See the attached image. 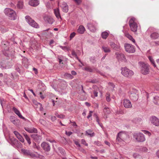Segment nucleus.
Segmentation results:
<instances>
[{
  "mask_svg": "<svg viewBox=\"0 0 159 159\" xmlns=\"http://www.w3.org/2000/svg\"><path fill=\"white\" fill-rule=\"evenodd\" d=\"M139 64L140 67L141 72L143 74L146 75L149 73L150 67L148 64L140 61L139 62Z\"/></svg>",
  "mask_w": 159,
  "mask_h": 159,
  "instance_id": "nucleus-1",
  "label": "nucleus"
},
{
  "mask_svg": "<svg viewBox=\"0 0 159 159\" xmlns=\"http://www.w3.org/2000/svg\"><path fill=\"white\" fill-rule=\"evenodd\" d=\"M4 13L5 15L7 16L9 19L11 20H15L17 18L15 12L10 8H5L4 10Z\"/></svg>",
  "mask_w": 159,
  "mask_h": 159,
  "instance_id": "nucleus-2",
  "label": "nucleus"
},
{
  "mask_svg": "<svg viewBox=\"0 0 159 159\" xmlns=\"http://www.w3.org/2000/svg\"><path fill=\"white\" fill-rule=\"evenodd\" d=\"M21 151L25 155L29 156L30 157L34 158L40 157V155L37 152L33 153L31 152L29 150L23 149H21Z\"/></svg>",
  "mask_w": 159,
  "mask_h": 159,
  "instance_id": "nucleus-3",
  "label": "nucleus"
},
{
  "mask_svg": "<svg viewBox=\"0 0 159 159\" xmlns=\"http://www.w3.org/2000/svg\"><path fill=\"white\" fill-rule=\"evenodd\" d=\"M129 25L132 31L135 33L137 32L138 25L136 20L133 17L131 18L129 21Z\"/></svg>",
  "mask_w": 159,
  "mask_h": 159,
  "instance_id": "nucleus-4",
  "label": "nucleus"
},
{
  "mask_svg": "<svg viewBox=\"0 0 159 159\" xmlns=\"http://www.w3.org/2000/svg\"><path fill=\"white\" fill-rule=\"evenodd\" d=\"M127 137V135L125 131H120L117 135L116 141L119 143L124 141Z\"/></svg>",
  "mask_w": 159,
  "mask_h": 159,
  "instance_id": "nucleus-5",
  "label": "nucleus"
},
{
  "mask_svg": "<svg viewBox=\"0 0 159 159\" xmlns=\"http://www.w3.org/2000/svg\"><path fill=\"white\" fill-rule=\"evenodd\" d=\"M121 74L126 77H130L134 74L133 71L129 70L126 67L121 68Z\"/></svg>",
  "mask_w": 159,
  "mask_h": 159,
  "instance_id": "nucleus-6",
  "label": "nucleus"
},
{
  "mask_svg": "<svg viewBox=\"0 0 159 159\" xmlns=\"http://www.w3.org/2000/svg\"><path fill=\"white\" fill-rule=\"evenodd\" d=\"M133 137L138 142H143L145 140L144 135L140 133H134Z\"/></svg>",
  "mask_w": 159,
  "mask_h": 159,
  "instance_id": "nucleus-7",
  "label": "nucleus"
},
{
  "mask_svg": "<svg viewBox=\"0 0 159 159\" xmlns=\"http://www.w3.org/2000/svg\"><path fill=\"white\" fill-rule=\"evenodd\" d=\"M25 18L27 22L31 26L36 28L39 27L38 24L29 16H26Z\"/></svg>",
  "mask_w": 159,
  "mask_h": 159,
  "instance_id": "nucleus-8",
  "label": "nucleus"
},
{
  "mask_svg": "<svg viewBox=\"0 0 159 159\" xmlns=\"http://www.w3.org/2000/svg\"><path fill=\"white\" fill-rule=\"evenodd\" d=\"M124 47L125 51L128 52L132 53L135 51L134 46L131 44L125 43Z\"/></svg>",
  "mask_w": 159,
  "mask_h": 159,
  "instance_id": "nucleus-9",
  "label": "nucleus"
},
{
  "mask_svg": "<svg viewBox=\"0 0 159 159\" xmlns=\"http://www.w3.org/2000/svg\"><path fill=\"white\" fill-rule=\"evenodd\" d=\"M138 91L136 89H134L133 91L130 92L129 94V97L130 98L134 101H137L138 99Z\"/></svg>",
  "mask_w": 159,
  "mask_h": 159,
  "instance_id": "nucleus-10",
  "label": "nucleus"
},
{
  "mask_svg": "<svg viewBox=\"0 0 159 159\" xmlns=\"http://www.w3.org/2000/svg\"><path fill=\"white\" fill-rule=\"evenodd\" d=\"M150 120L151 123L157 126H159V119L154 116H151Z\"/></svg>",
  "mask_w": 159,
  "mask_h": 159,
  "instance_id": "nucleus-11",
  "label": "nucleus"
},
{
  "mask_svg": "<svg viewBox=\"0 0 159 159\" xmlns=\"http://www.w3.org/2000/svg\"><path fill=\"white\" fill-rule=\"evenodd\" d=\"M116 57L119 61H123L124 62L127 61L125 57L123 54L122 53L120 54L118 52H116Z\"/></svg>",
  "mask_w": 159,
  "mask_h": 159,
  "instance_id": "nucleus-12",
  "label": "nucleus"
},
{
  "mask_svg": "<svg viewBox=\"0 0 159 159\" xmlns=\"http://www.w3.org/2000/svg\"><path fill=\"white\" fill-rule=\"evenodd\" d=\"M31 136L34 141L37 143H39L42 138L41 135L37 134H32L31 135Z\"/></svg>",
  "mask_w": 159,
  "mask_h": 159,
  "instance_id": "nucleus-13",
  "label": "nucleus"
},
{
  "mask_svg": "<svg viewBox=\"0 0 159 159\" xmlns=\"http://www.w3.org/2000/svg\"><path fill=\"white\" fill-rule=\"evenodd\" d=\"M41 146L45 151L48 152L50 150V147L49 144L46 142H43L41 143Z\"/></svg>",
  "mask_w": 159,
  "mask_h": 159,
  "instance_id": "nucleus-14",
  "label": "nucleus"
},
{
  "mask_svg": "<svg viewBox=\"0 0 159 159\" xmlns=\"http://www.w3.org/2000/svg\"><path fill=\"white\" fill-rule=\"evenodd\" d=\"M123 105L124 107L126 108H130L132 107L130 101L128 99H124L123 102Z\"/></svg>",
  "mask_w": 159,
  "mask_h": 159,
  "instance_id": "nucleus-15",
  "label": "nucleus"
},
{
  "mask_svg": "<svg viewBox=\"0 0 159 159\" xmlns=\"http://www.w3.org/2000/svg\"><path fill=\"white\" fill-rule=\"evenodd\" d=\"M110 45L111 47L115 50L119 51L120 50V47L119 45L116 44L113 42H111Z\"/></svg>",
  "mask_w": 159,
  "mask_h": 159,
  "instance_id": "nucleus-16",
  "label": "nucleus"
},
{
  "mask_svg": "<svg viewBox=\"0 0 159 159\" xmlns=\"http://www.w3.org/2000/svg\"><path fill=\"white\" fill-rule=\"evenodd\" d=\"M29 4L31 6L36 7L39 4V1L38 0H30Z\"/></svg>",
  "mask_w": 159,
  "mask_h": 159,
  "instance_id": "nucleus-17",
  "label": "nucleus"
},
{
  "mask_svg": "<svg viewBox=\"0 0 159 159\" xmlns=\"http://www.w3.org/2000/svg\"><path fill=\"white\" fill-rule=\"evenodd\" d=\"M12 110L20 118L24 120H25V118L22 116L20 111L16 108L15 107H13Z\"/></svg>",
  "mask_w": 159,
  "mask_h": 159,
  "instance_id": "nucleus-18",
  "label": "nucleus"
},
{
  "mask_svg": "<svg viewBox=\"0 0 159 159\" xmlns=\"http://www.w3.org/2000/svg\"><path fill=\"white\" fill-rule=\"evenodd\" d=\"M54 13L55 16L58 19L61 18L59 8L57 7L54 9Z\"/></svg>",
  "mask_w": 159,
  "mask_h": 159,
  "instance_id": "nucleus-19",
  "label": "nucleus"
},
{
  "mask_svg": "<svg viewBox=\"0 0 159 159\" xmlns=\"http://www.w3.org/2000/svg\"><path fill=\"white\" fill-rule=\"evenodd\" d=\"M25 130L28 132L31 133H36L37 132V130L36 129L34 128H25Z\"/></svg>",
  "mask_w": 159,
  "mask_h": 159,
  "instance_id": "nucleus-20",
  "label": "nucleus"
},
{
  "mask_svg": "<svg viewBox=\"0 0 159 159\" xmlns=\"http://www.w3.org/2000/svg\"><path fill=\"white\" fill-rule=\"evenodd\" d=\"M85 135L89 136L90 137H93L94 136L95 133L92 130L89 129L86 131Z\"/></svg>",
  "mask_w": 159,
  "mask_h": 159,
  "instance_id": "nucleus-21",
  "label": "nucleus"
},
{
  "mask_svg": "<svg viewBox=\"0 0 159 159\" xmlns=\"http://www.w3.org/2000/svg\"><path fill=\"white\" fill-rule=\"evenodd\" d=\"M84 69L90 72H92L94 70H95L97 72H99V71L96 68H92L90 66H87L84 68Z\"/></svg>",
  "mask_w": 159,
  "mask_h": 159,
  "instance_id": "nucleus-22",
  "label": "nucleus"
},
{
  "mask_svg": "<svg viewBox=\"0 0 159 159\" xmlns=\"http://www.w3.org/2000/svg\"><path fill=\"white\" fill-rule=\"evenodd\" d=\"M87 26L88 28L91 31L93 32L96 30L95 26L92 24L88 23Z\"/></svg>",
  "mask_w": 159,
  "mask_h": 159,
  "instance_id": "nucleus-23",
  "label": "nucleus"
},
{
  "mask_svg": "<svg viewBox=\"0 0 159 159\" xmlns=\"http://www.w3.org/2000/svg\"><path fill=\"white\" fill-rule=\"evenodd\" d=\"M10 119L11 122H12L14 125H17L18 122L19 121L17 119L13 116H11Z\"/></svg>",
  "mask_w": 159,
  "mask_h": 159,
  "instance_id": "nucleus-24",
  "label": "nucleus"
},
{
  "mask_svg": "<svg viewBox=\"0 0 159 159\" xmlns=\"http://www.w3.org/2000/svg\"><path fill=\"white\" fill-rule=\"evenodd\" d=\"M102 50L105 53H109L111 52V50L110 48L106 46H103L102 47Z\"/></svg>",
  "mask_w": 159,
  "mask_h": 159,
  "instance_id": "nucleus-25",
  "label": "nucleus"
},
{
  "mask_svg": "<svg viewBox=\"0 0 159 159\" xmlns=\"http://www.w3.org/2000/svg\"><path fill=\"white\" fill-rule=\"evenodd\" d=\"M62 8L63 11L67 12L68 10V8L67 4L65 2H63L62 5Z\"/></svg>",
  "mask_w": 159,
  "mask_h": 159,
  "instance_id": "nucleus-26",
  "label": "nucleus"
},
{
  "mask_svg": "<svg viewBox=\"0 0 159 159\" xmlns=\"http://www.w3.org/2000/svg\"><path fill=\"white\" fill-rule=\"evenodd\" d=\"M85 31L84 27L83 25H80L77 30V32L80 34H83Z\"/></svg>",
  "mask_w": 159,
  "mask_h": 159,
  "instance_id": "nucleus-27",
  "label": "nucleus"
},
{
  "mask_svg": "<svg viewBox=\"0 0 159 159\" xmlns=\"http://www.w3.org/2000/svg\"><path fill=\"white\" fill-rule=\"evenodd\" d=\"M126 37L131 41L133 43L135 44V41L133 37L129 34L127 33L125 34Z\"/></svg>",
  "mask_w": 159,
  "mask_h": 159,
  "instance_id": "nucleus-28",
  "label": "nucleus"
},
{
  "mask_svg": "<svg viewBox=\"0 0 159 159\" xmlns=\"http://www.w3.org/2000/svg\"><path fill=\"white\" fill-rule=\"evenodd\" d=\"M109 31H104L101 34V36L104 39H106L109 35Z\"/></svg>",
  "mask_w": 159,
  "mask_h": 159,
  "instance_id": "nucleus-29",
  "label": "nucleus"
},
{
  "mask_svg": "<svg viewBox=\"0 0 159 159\" xmlns=\"http://www.w3.org/2000/svg\"><path fill=\"white\" fill-rule=\"evenodd\" d=\"M151 37L153 39H157L159 37V34L158 33H153L151 35Z\"/></svg>",
  "mask_w": 159,
  "mask_h": 159,
  "instance_id": "nucleus-30",
  "label": "nucleus"
},
{
  "mask_svg": "<svg viewBox=\"0 0 159 159\" xmlns=\"http://www.w3.org/2000/svg\"><path fill=\"white\" fill-rule=\"evenodd\" d=\"M93 88L94 89L93 91V94L95 96L97 97L98 96V91H99V89L96 86H93Z\"/></svg>",
  "mask_w": 159,
  "mask_h": 159,
  "instance_id": "nucleus-31",
  "label": "nucleus"
},
{
  "mask_svg": "<svg viewBox=\"0 0 159 159\" xmlns=\"http://www.w3.org/2000/svg\"><path fill=\"white\" fill-rule=\"evenodd\" d=\"M24 136L25 139L27 140L28 144L30 145L31 143V142L30 141V139L29 137L26 134H24Z\"/></svg>",
  "mask_w": 159,
  "mask_h": 159,
  "instance_id": "nucleus-32",
  "label": "nucleus"
},
{
  "mask_svg": "<svg viewBox=\"0 0 159 159\" xmlns=\"http://www.w3.org/2000/svg\"><path fill=\"white\" fill-rule=\"evenodd\" d=\"M153 102L155 104H159V97L157 96L154 97Z\"/></svg>",
  "mask_w": 159,
  "mask_h": 159,
  "instance_id": "nucleus-33",
  "label": "nucleus"
},
{
  "mask_svg": "<svg viewBox=\"0 0 159 159\" xmlns=\"http://www.w3.org/2000/svg\"><path fill=\"white\" fill-rule=\"evenodd\" d=\"M48 23L52 24L54 22V20L51 17H48L46 20Z\"/></svg>",
  "mask_w": 159,
  "mask_h": 159,
  "instance_id": "nucleus-34",
  "label": "nucleus"
},
{
  "mask_svg": "<svg viewBox=\"0 0 159 159\" xmlns=\"http://www.w3.org/2000/svg\"><path fill=\"white\" fill-rule=\"evenodd\" d=\"M64 76L67 78L70 79H72L73 78V76H72L71 74L67 73H65L64 74Z\"/></svg>",
  "mask_w": 159,
  "mask_h": 159,
  "instance_id": "nucleus-35",
  "label": "nucleus"
},
{
  "mask_svg": "<svg viewBox=\"0 0 159 159\" xmlns=\"http://www.w3.org/2000/svg\"><path fill=\"white\" fill-rule=\"evenodd\" d=\"M23 6V2L22 1H19L17 4V7L18 8L21 9Z\"/></svg>",
  "mask_w": 159,
  "mask_h": 159,
  "instance_id": "nucleus-36",
  "label": "nucleus"
},
{
  "mask_svg": "<svg viewBox=\"0 0 159 159\" xmlns=\"http://www.w3.org/2000/svg\"><path fill=\"white\" fill-rule=\"evenodd\" d=\"M140 150L143 152H148V149L147 148L145 147H141L140 149Z\"/></svg>",
  "mask_w": 159,
  "mask_h": 159,
  "instance_id": "nucleus-37",
  "label": "nucleus"
},
{
  "mask_svg": "<svg viewBox=\"0 0 159 159\" xmlns=\"http://www.w3.org/2000/svg\"><path fill=\"white\" fill-rule=\"evenodd\" d=\"M148 58H149V60L150 61H151V62L152 65H153V66L154 67H156V65L153 59V58L151 57H149Z\"/></svg>",
  "mask_w": 159,
  "mask_h": 159,
  "instance_id": "nucleus-38",
  "label": "nucleus"
},
{
  "mask_svg": "<svg viewBox=\"0 0 159 159\" xmlns=\"http://www.w3.org/2000/svg\"><path fill=\"white\" fill-rule=\"evenodd\" d=\"M106 100L108 102H109L111 101V99L110 97V94L109 93H107L106 95Z\"/></svg>",
  "mask_w": 159,
  "mask_h": 159,
  "instance_id": "nucleus-39",
  "label": "nucleus"
},
{
  "mask_svg": "<svg viewBox=\"0 0 159 159\" xmlns=\"http://www.w3.org/2000/svg\"><path fill=\"white\" fill-rule=\"evenodd\" d=\"M17 138L21 142L23 143L24 142V139L20 135H19Z\"/></svg>",
  "mask_w": 159,
  "mask_h": 159,
  "instance_id": "nucleus-40",
  "label": "nucleus"
},
{
  "mask_svg": "<svg viewBox=\"0 0 159 159\" xmlns=\"http://www.w3.org/2000/svg\"><path fill=\"white\" fill-rule=\"evenodd\" d=\"M59 152L61 154H64V150L61 148L59 147L58 148Z\"/></svg>",
  "mask_w": 159,
  "mask_h": 159,
  "instance_id": "nucleus-41",
  "label": "nucleus"
},
{
  "mask_svg": "<svg viewBox=\"0 0 159 159\" xmlns=\"http://www.w3.org/2000/svg\"><path fill=\"white\" fill-rule=\"evenodd\" d=\"M141 120L140 119L135 118L133 120V122H134L136 124H138L139 121Z\"/></svg>",
  "mask_w": 159,
  "mask_h": 159,
  "instance_id": "nucleus-42",
  "label": "nucleus"
},
{
  "mask_svg": "<svg viewBox=\"0 0 159 159\" xmlns=\"http://www.w3.org/2000/svg\"><path fill=\"white\" fill-rule=\"evenodd\" d=\"M90 61L93 63H94L95 62V60L94 57H91L89 58Z\"/></svg>",
  "mask_w": 159,
  "mask_h": 159,
  "instance_id": "nucleus-43",
  "label": "nucleus"
},
{
  "mask_svg": "<svg viewBox=\"0 0 159 159\" xmlns=\"http://www.w3.org/2000/svg\"><path fill=\"white\" fill-rule=\"evenodd\" d=\"M94 143L95 144L99 147L101 146H102V144L101 143L98 141H95L94 142Z\"/></svg>",
  "mask_w": 159,
  "mask_h": 159,
  "instance_id": "nucleus-44",
  "label": "nucleus"
},
{
  "mask_svg": "<svg viewBox=\"0 0 159 159\" xmlns=\"http://www.w3.org/2000/svg\"><path fill=\"white\" fill-rule=\"evenodd\" d=\"M75 34H76L74 32H73L70 34V40L72 39L73 38L75 37Z\"/></svg>",
  "mask_w": 159,
  "mask_h": 159,
  "instance_id": "nucleus-45",
  "label": "nucleus"
},
{
  "mask_svg": "<svg viewBox=\"0 0 159 159\" xmlns=\"http://www.w3.org/2000/svg\"><path fill=\"white\" fill-rule=\"evenodd\" d=\"M81 143L85 145L86 146H88V144L86 142V141L84 139H82L81 140Z\"/></svg>",
  "mask_w": 159,
  "mask_h": 159,
  "instance_id": "nucleus-46",
  "label": "nucleus"
},
{
  "mask_svg": "<svg viewBox=\"0 0 159 159\" xmlns=\"http://www.w3.org/2000/svg\"><path fill=\"white\" fill-rule=\"evenodd\" d=\"M71 54H72V55L73 56H74L77 59H78V57H77V56L76 52H75L74 51H72Z\"/></svg>",
  "mask_w": 159,
  "mask_h": 159,
  "instance_id": "nucleus-47",
  "label": "nucleus"
},
{
  "mask_svg": "<svg viewBox=\"0 0 159 159\" xmlns=\"http://www.w3.org/2000/svg\"><path fill=\"white\" fill-rule=\"evenodd\" d=\"M39 122L41 124L43 125H44L45 124V121L44 120L40 119L39 120Z\"/></svg>",
  "mask_w": 159,
  "mask_h": 159,
  "instance_id": "nucleus-48",
  "label": "nucleus"
},
{
  "mask_svg": "<svg viewBox=\"0 0 159 159\" xmlns=\"http://www.w3.org/2000/svg\"><path fill=\"white\" fill-rule=\"evenodd\" d=\"M142 131L145 134H147L148 136H150L151 135L150 133L148 131L146 130H143Z\"/></svg>",
  "mask_w": 159,
  "mask_h": 159,
  "instance_id": "nucleus-49",
  "label": "nucleus"
},
{
  "mask_svg": "<svg viewBox=\"0 0 159 159\" xmlns=\"http://www.w3.org/2000/svg\"><path fill=\"white\" fill-rule=\"evenodd\" d=\"M74 143L78 147H80V144L79 142L77 141H74Z\"/></svg>",
  "mask_w": 159,
  "mask_h": 159,
  "instance_id": "nucleus-50",
  "label": "nucleus"
},
{
  "mask_svg": "<svg viewBox=\"0 0 159 159\" xmlns=\"http://www.w3.org/2000/svg\"><path fill=\"white\" fill-rule=\"evenodd\" d=\"M65 116L62 114L58 115H57V117L60 118H65Z\"/></svg>",
  "mask_w": 159,
  "mask_h": 159,
  "instance_id": "nucleus-51",
  "label": "nucleus"
},
{
  "mask_svg": "<svg viewBox=\"0 0 159 159\" xmlns=\"http://www.w3.org/2000/svg\"><path fill=\"white\" fill-rule=\"evenodd\" d=\"M72 134V132L70 131L67 132V131H66V135L68 136H70Z\"/></svg>",
  "mask_w": 159,
  "mask_h": 159,
  "instance_id": "nucleus-52",
  "label": "nucleus"
},
{
  "mask_svg": "<svg viewBox=\"0 0 159 159\" xmlns=\"http://www.w3.org/2000/svg\"><path fill=\"white\" fill-rule=\"evenodd\" d=\"M60 47L64 50H67V47L66 46H60Z\"/></svg>",
  "mask_w": 159,
  "mask_h": 159,
  "instance_id": "nucleus-53",
  "label": "nucleus"
},
{
  "mask_svg": "<svg viewBox=\"0 0 159 159\" xmlns=\"http://www.w3.org/2000/svg\"><path fill=\"white\" fill-rule=\"evenodd\" d=\"M14 133L17 138L20 134L16 131H14Z\"/></svg>",
  "mask_w": 159,
  "mask_h": 159,
  "instance_id": "nucleus-54",
  "label": "nucleus"
},
{
  "mask_svg": "<svg viewBox=\"0 0 159 159\" xmlns=\"http://www.w3.org/2000/svg\"><path fill=\"white\" fill-rule=\"evenodd\" d=\"M74 1L77 4H80L81 1V0H74Z\"/></svg>",
  "mask_w": 159,
  "mask_h": 159,
  "instance_id": "nucleus-55",
  "label": "nucleus"
},
{
  "mask_svg": "<svg viewBox=\"0 0 159 159\" xmlns=\"http://www.w3.org/2000/svg\"><path fill=\"white\" fill-rule=\"evenodd\" d=\"M92 112H93L91 111H89V114L87 117V118L88 119H89L90 117L92 116Z\"/></svg>",
  "mask_w": 159,
  "mask_h": 159,
  "instance_id": "nucleus-56",
  "label": "nucleus"
},
{
  "mask_svg": "<svg viewBox=\"0 0 159 159\" xmlns=\"http://www.w3.org/2000/svg\"><path fill=\"white\" fill-rule=\"evenodd\" d=\"M78 149L80 151L82 152H85V150L82 148L80 147V148H78Z\"/></svg>",
  "mask_w": 159,
  "mask_h": 159,
  "instance_id": "nucleus-57",
  "label": "nucleus"
},
{
  "mask_svg": "<svg viewBox=\"0 0 159 159\" xmlns=\"http://www.w3.org/2000/svg\"><path fill=\"white\" fill-rule=\"evenodd\" d=\"M56 119V117L55 116H52L51 118V120L52 121H54Z\"/></svg>",
  "mask_w": 159,
  "mask_h": 159,
  "instance_id": "nucleus-58",
  "label": "nucleus"
},
{
  "mask_svg": "<svg viewBox=\"0 0 159 159\" xmlns=\"http://www.w3.org/2000/svg\"><path fill=\"white\" fill-rule=\"evenodd\" d=\"M33 70L34 71V72H35V74H38V72L37 69H36V68H33Z\"/></svg>",
  "mask_w": 159,
  "mask_h": 159,
  "instance_id": "nucleus-59",
  "label": "nucleus"
},
{
  "mask_svg": "<svg viewBox=\"0 0 159 159\" xmlns=\"http://www.w3.org/2000/svg\"><path fill=\"white\" fill-rule=\"evenodd\" d=\"M108 84L109 85L111 86L113 88L115 87V85H114L113 83L111 82H109L108 83Z\"/></svg>",
  "mask_w": 159,
  "mask_h": 159,
  "instance_id": "nucleus-60",
  "label": "nucleus"
},
{
  "mask_svg": "<svg viewBox=\"0 0 159 159\" xmlns=\"http://www.w3.org/2000/svg\"><path fill=\"white\" fill-rule=\"evenodd\" d=\"M33 146L34 148H36L37 149H38V147H37L36 143H33Z\"/></svg>",
  "mask_w": 159,
  "mask_h": 159,
  "instance_id": "nucleus-61",
  "label": "nucleus"
},
{
  "mask_svg": "<svg viewBox=\"0 0 159 159\" xmlns=\"http://www.w3.org/2000/svg\"><path fill=\"white\" fill-rule=\"evenodd\" d=\"M104 143H105V144H106L108 146H110V143L109 142H108V141H105Z\"/></svg>",
  "mask_w": 159,
  "mask_h": 159,
  "instance_id": "nucleus-62",
  "label": "nucleus"
},
{
  "mask_svg": "<svg viewBox=\"0 0 159 159\" xmlns=\"http://www.w3.org/2000/svg\"><path fill=\"white\" fill-rule=\"evenodd\" d=\"M71 74L73 75H75L76 74V73L74 70H72L71 71Z\"/></svg>",
  "mask_w": 159,
  "mask_h": 159,
  "instance_id": "nucleus-63",
  "label": "nucleus"
},
{
  "mask_svg": "<svg viewBox=\"0 0 159 159\" xmlns=\"http://www.w3.org/2000/svg\"><path fill=\"white\" fill-rule=\"evenodd\" d=\"M156 155L157 157L159 158V150L156 152Z\"/></svg>",
  "mask_w": 159,
  "mask_h": 159,
  "instance_id": "nucleus-64",
  "label": "nucleus"
}]
</instances>
